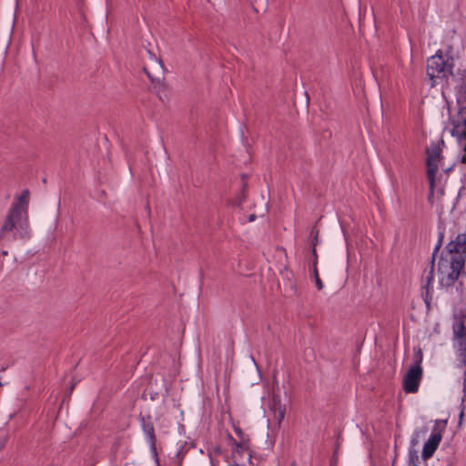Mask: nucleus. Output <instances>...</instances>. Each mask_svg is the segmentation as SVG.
Masks as SVG:
<instances>
[{
	"label": "nucleus",
	"instance_id": "3",
	"mask_svg": "<svg viewBox=\"0 0 466 466\" xmlns=\"http://www.w3.org/2000/svg\"><path fill=\"white\" fill-rule=\"evenodd\" d=\"M462 258L455 259L451 255H442L438 263L439 284L442 288L452 287L461 275H465Z\"/></svg>",
	"mask_w": 466,
	"mask_h": 466
},
{
	"label": "nucleus",
	"instance_id": "15",
	"mask_svg": "<svg viewBox=\"0 0 466 466\" xmlns=\"http://www.w3.org/2000/svg\"><path fill=\"white\" fill-rule=\"evenodd\" d=\"M234 431L236 434L238 435L239 441H245L250 442V440L248 435L244 433V431L239 427H234Z\"/></svg>",
	"mask_w": 466,
	"mask_h": 466
},
{
	"label": "nucleus",
	"instance_id": "17",
	"mask_svg": "<svg viewBox=\"0 0 466 466\" xmlns=\"http://www.w3.org/2000/svg\"><path fill=\"white\" fill-rule=\"evenodd\" d=\"M419 434H420L419 432H416V433L414 434V436L412 437V439H411V441H410V442H411V444H412V445H416V444H418V442H419V441H418Z\"/></svg>",
	"mask_w": 466,
	"mask_h": 466
},
{
	"label": "nucleus",
	"instance_id": "14",
	"mask_svg": "<svg viewBox=\"0 0 466 466\" xmlns=\"http://www.w3.org/2000/svg\"><path fill=\"white\" fill-rule=\"evenodd\" d=\"M274 413L275 420H277V423L279 426L285 416V408L282 407L281 405H279L278 407L275 408Z\"/></svg>",
	"mask_w": 466,
	"mask_h": 466
},
{
	"label": "nucleus",
	"instance_id": "19",
	"mask_svg": "<svg viewBox=\"0 0 466 466\" xmlns=\"http://www.w3.org/2000/svg\"><path fill=\"white\" fill-rule=\"evenodd\" d=\"M311 251H312V257L313 258H318L316 248L312 247V250Z\"/></svg>",
	"mask_w": 466,
	"mask_h": 466
},
{
	"label": "nucleus",
	"instance_id": "23",
	"mask_svg": "<svg viewBox=\"0 0 466 466\" xmlns=\"http://www.w3.org/2000/svg\"><path fill=\"white\" fill-rule=\"evenodd\" d=\"M463 416V412L461 411V414H460V418L461 419Z\"/></svg>",
	"mask_w": 466,
	"mask_h": 466
},
{
	"label": "nucleus",
	"instance_id": "7",
	"mask_svg": "<svg viewBox=\"0 0 466 466\" xmlns=\"http://www.w3.org/2000/svg\"><path fill=\"white\" fill-rule=\"evenodd\" d=\"M441 158V148L434 145L427 149V177L430 184V197L431 199L434 194L435 177L439 169V161Z\"/></svg>",
	"mask_w": 466,
	"mask_h": 466
},
{
	"label": "nucleus",
	"instance_id": "11",
	"mask_svg": "<svg viewBox=\"0 0 466 466\" xmlns=\"http://www.w3.org/2000/svg\"><path fill=\"white\" fill-rule=\"evenodd\" d=\"M228 439L232 442L233 452L238 453L240 455H243L245 452H247L248 456V460L249 461L251 460V454L249 451L250 442H248L247 441H238L234 440L231 435H228Z\"/></svg>",
	"mask_w": 466,
	"mask_h": 466
},
{
	"label": "nucleus",
	"instance_id": "1",
	"mask_svg": "<svg viewBox=\"0 0 466 466\" xmlns=\"http://www.w3.org/2000/svg\"><path fill=\"white\" fill-rule=\"evenodd\" d=\"M29 198L28 189H25L20 196L15 197L0 227V242L30 238Z\"/></svg>",
	"mask_w": 466,
	"mask_h": 466
},
{
	"label": "nucleus",
	"instance_id": "9",
	"mask_svg": "<svg viewBox=\"0 0 466 466\" xmlns=\"http://www.w3.org/2000/svg\"><path fill=\"white\" fill-rule=\"evenodd\" d=\"M139 422L142 431L146 436V440L149 444V449L152 456L158 461V454L157 450V437L155 434V428L151 415H139Z\"/></svg>",
	"mask_w": 466,
	"mask_h": 466
},
{
	"label": "nucleus",
	"instance_id": "10",
	"mask_svg": "<svg viewBox=\"0 0 466 466\" xmlns=\"http://www.w3.org/2000/svg\"><path fill=\"white\" fill-rule=\"evenodd\" d=\"M442 255H451L452 258H462V262L466 261V234H458L454 239H451L445 246V252Z\"/></svg>",
	"mask_w": 466,
	"mask_h": 466
},
{
	"label": "nucleus",
	"instance_id": "4",
	"mask_svg": "<svg viewBox=\"0 0 466 466\" xmlns=\"http://www.w3.org/2000/svg\"><path fill=\"white\" fill-rule=\"evenodd\" d=\"M452 347L458 360L457 367L463 370V382L466 385V322H453Z\"/></svg>",
	"mask_w": 466,
	"mask_h": 466
},
{
	"label": "nucleus",
	"instance_id": "5",
	"mask_svg": "<svg viewBox=\"0 0 466 466\" xmlns=\"http://www.w3.org/2000/svg\"><path fill=\"white\" fill-rule=\"evenodd\" d=\"M447 426L446 420H437L433 426L432 432L428 441L424 443L422 448L421 456L423 460L431 458L440 445L442 439V433Z\"/></svg>",
	"mask_w": 466,
	"mask_h": 466
},
{
	"label": "nucleus",
	"instance_id": "12",
	"mask_svg": "<svg viewBox=\"0 0 466 466\" xmlns=\"http://www.w3.org/2000/svg\"><path fill=\"white\" fill-rule=\"evenodd\" d=\"M420 463V457L418 451L414 449H410L408 453V466H418Z\"/></svg>",
	"mask_w": 466,
	"mask_h": 466
},
{
	"label": "nucleus",
	"instance_id": "22",
	"mask_svg": "<svg viewBox=\"0 0 466 466\" xmlns=\"http://www.w3.org/2000/svg\"><path fill=\"white\" fill-rule=\"evenodd\" d=\"M8 252L6 250L2 251V256H7Z\"/></svg>",
	"mask_w": 466,
	"mask_h": 466
},
{
	"label": "nucleus",
	"instance_id": "18",
	"mask_svg": "<svg viewBox=\"0 0 466 466\" xmlns=\"http://www.w3.org/2000/svg\"><path fill=\"white\" fill-rule=\"evenodd\" d=\"M317 265H318V258H313L311 268H314V267H317Z\"/></svg>",
	"mask_w": 466,
	"mask_h": 466
},
{
	"label": "nucleus",
	"instance_id": "13",
	"mask_svg": "<svg viewBox=\"0 0 466 466\" xmlns=\"http://www.w3.org/2000/svg\"><path fill=\"white\" fill-rule=\"evenodd\" d=\"M310 270L315 281L316 288L318 289V290H321L324 288V285L319 278L318 268L314 267V268H310Z\"/></svg>",
	"mask_w": 466,
	"mask_h": 466
},
{
	"label": "nucleus",
	"instance_id": "8",
	"mask_svg": "<svg viewBox=\"0 0 466 466\" xmlns=\"http://www.w3.org/2000/svg\"><path fill=\"white\" fill-rule=\"evenodd\" d=\"M420 358L415 365L408 370L403 380V390L407 393H416L419 390L420 382L422 378V368L420 367L421 350H419Z\"/></svg>",
	"mask_w": 466,
	"mask_h": 466
},
{
	"label": "nucleus",
	"instance_id": "20",
	"mask_svg": "<svg viewBox=\"0 0 466 466\" xmlns=\"http://www.w3.org/2000/svg\"><path fill=\"white\" fill-rule=\"evenodd\" d=\"M254 219H255V215H251V216L249 217V221H253Z\"/></svg>",
	"mask_w": 466,
	"mask_h": 466
},
{
	"label": "nucleus",
	"instance_id": "21",
	"mask_svg": "<svg viewBox=\"0 0 466 466\" xmlns=\"http://www.w3.org/2000/svg\"><path fill=\"white\" fill-rule=\"evenodd\" d=\"M244 198H245V197L243 196V197H242V198H241V199H239V201H238V205H240V204L244 201Z\"/></svg>",
	"mask_w": 466,
	"mask_h": 466
},
{
	"label": "nucleus",
	"instance_id": "6",
	"mask_svg": "<svg viewBox=\"0 0 466 466\" xmlns=\"http://www.w3.org/2000/svg\"><path fill=\"white\" fill-rule=\"evenodd\" d=\"M442 239H443V234H441L440 238L438 240V243L432 252L431 259V266L429 271H425L424 274L421 277V289L424 290L422 291V297L424 298V300L427 304H429L430 300L431 299L432 296L431 293L433 291V280H434V265H435V258L436 255L441 248L442 245Z\"/></svg>",
	"mask_w": 466,
	"mask_h": 466
},
{
	"label": "nucleus",
	"instance_id": "16",
	"mask_svg": "<svg viewBox=\"0 0 466 466\" xmlns=\"http://www.w3.org/2000/svg\"><path fill=\"white\" fill-rule=\"evenodd\" d=\"M318 230L315 231V229H312L310 231V236L312 238V240H311V246L316 248L317 244H318Z\"/></svg>",
	"mask_w": 466,
	"mask_h": 466
},
{
	"label": "nucleus",
	"instance_id": "2",
	"mask_svg": "<svg viewBox=\"0 0 466 466\" xmlns=\"http://www.w3.org/2000/svg\"><path fill=\"white\" fill-rule=\"evenodd\" d=\"M453 59L444 57L441 50L431 56L427 61V76L431 80V86L433 87L443 82L452 75Z\"/></svg>",
	"mask_w": 466,
	"mask_h": 466
}]
</instances>
